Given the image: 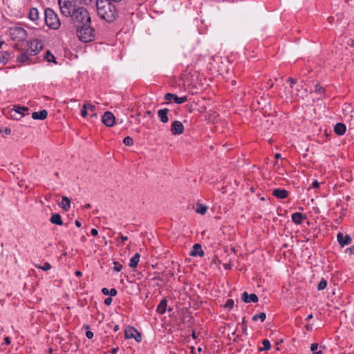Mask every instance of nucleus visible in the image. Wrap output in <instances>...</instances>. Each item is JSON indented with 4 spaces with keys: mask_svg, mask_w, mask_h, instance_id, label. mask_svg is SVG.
<instances>
[{
    "mask_svg": "<svg viewBox=\"0 0 354 354\" xmlns=\"http://www.w3.org/2000/svg\"><path fill=\"white\" fill-rule=\"evenodd\" d=\"M274 157H275L276 159H279V158H281V154L280 153H276L274 155Z\"/></svg>",
    "mask_w": 354,
    "mask_h": 354,
    "instance_id": "052dcab7",
    "label": "nucleus"
},
{
    "mask_svg": "<svg viewBox=\"0 0 354 354\" xmlns=\"http://www.w3.org/2000/svg\"><path fill=\"white\" fill-rule=\"evenodd\" d=\"M90 207H91V205H90V204H88H88H86V205H84V208H86V209H88V208H90Z\"/></svg>",
    "mask_w": 354,
    "mask_h": 354,
    "instance_id": "0e129e2a",
    "label": "nucleus"
},
{
    "mask_svg": "<svg viewBox=\"0 0 354 354\" xmlns=\"http://www.w3.org/2000/svg\"><path fill=\"white\" fill-rule=\"evenodd\" d=\"M14 111H15L17 113L21 114V116H23V115H24V113H22V112H21V109H17V106H15Z\"/></svg>",
    "mask_w": 354,
    "mask_h": 354,
    "instance_id": "49530a36",
    "label": "nucleus"
},
{
    "mask_svg": "<svg viewBox=\"0 0 354 354\" xmlns=\"http://www.w3.org/2000/svg\"><path fill=\"white\" fill-rule=\"evenodd\" d=\"M102 294H103V295H109V289H107L106 288H103L102 289Z\"/></svg>",
    "mask_w": 354,
    "mask_h": 354,
    "instance_id": "de8ad7c7",
    "label": "nucleus"
},
{
    "mask_svg": "<svg viewBox=\"0 0 354 354\" xmlns=\"http://www.w3.org/2000/svg\"><path fill=\"white\" fill-rule=\"evenodd\" d=\"M324 89L322 86H321L319 84H316L315 86V92L317 93H324Z\"/></svg>",
    "mask_w": 354,
    "mask_h": 354,
    "instance_id": "c9c22d12",
    "label": "nucleus"
},
{
    "mask_svg": "<svg viewBox=\"0 0 354 354\" xmlns=\"http://www.w3.org/2000/svg\"><path fill=\"white\" fill-rule=\"evenodd\" d=\"M306 217L305 215H304L302 213L300 212H295L292 214V221L295 224H301L302 221L305 219Z\"/></svg>",
    "mask_w": 354,
    "mask_h": 354,
    "instance_id": "6ab92c4d",
    "label": "nucleus"
},
{
    "mask_svg": "<svg viewBox=\"0 0 354 354\" xmlns=\"http://www.w3.org/2000/svg\"><path fill=\"white\" fill-rule=\"evenodd\" d=\"M50 221L57 225H63L62 217L59 214H53L50 218Z\"/></svg>",
    "mask_w": 354,
    "mask_h": 354,
    "instance_id": "5701e85b",
    "label": "nucleus"
},
{
    "mask_svg": "<svg viewBox=\"0 0 354 354\" xmlns=\"http://www.w3.org/2000/svg\"><path fill=\"white\" fill-rule=\"evenodd\" d=\"M319 186V183L317 180H315L310 187L317 188Z\"/></svg>",
    "mask_w": 354,
    "mask_h": 354,
    "instance_id": "a18cd8bd",
    "label": "nucleus"
},
{
    "mask_svg": "<svg viewBox=\"0 0 354 354\" xmlns=\"http://www.w3.org/2000/svg\"><path fill=\"white\" fill-rule=\"evenodd\" d=\"M118 329H119V327H118V325H116V326H114V330H115V331L118 330Z\"/></svg>",
    "mask_w": 354,
    "mask_h": 354,
    "instance_id": "69168bd1",
    "label": "nucleus"
},
{
    "mask_svg": "<svg viewBox=\"0 0 354 354\" xmlns=\"http://www.w3.org/2000/svg\"><path fill=\"white\" fill-rule=\"evenodd\" d=\"M313 354H322V351H314Z\"/></svg>",
    "mask_w": 354,
    "mask_h": 354,
    "instance_id": "680f3d73",
    "label": "nucleus"
},
{
    "mask_svg": "<svg viewBox=\"0 0 354 354\" xmlns=\"http://www.w3.org/2000/svg\"><path fill=\"white\" fill-rule=\"evenodd\" d=\"M75 224L78 227H80L81 226V223L78 220L75 221Z\"/></svg>",
    "mask_w": 354,
    "mask_h": 354,
    "instance_id": "bf43d9fd",
    "label": "nucleus"
},
{
    "mask_svg": "<svg viewBox=\"0 0 354 354\" xmlns=\"http://www.w3.org/2000/svg\"><path fill=\"white\" fill-rule=\"evenodd\" d=\"M17 109H21V112L24 113V111H28V107H26V106H17Z\"/></svg>",
    "mask_w": 354,
    "mask_h": 354,
    "instance_id": "09e8293b",
    "label": "nucleus"
},
{
    "mask_svg": "<svg viewBox=\"0 0 354 354\" xmlns=\"http://www.w3.org/2000/svg\"><path fill=\"white\" fill-rule=\"evenodd\" d=\"M190 255L192 257H195L198 255L200 257L204 256V252L202 249L201 245L199 243H196L194 245L192 251L190 252Z\"/></svg>",
    "mask_w": 354,
    "mask_h": 354,
    "instance_id": "2eb2a0df",
    "label": "nucleus"
},
{
    "mask_svg": "<svg viewBox=\"0 0 354 354\" xmlns=\"http://www.w3.org/2000/svg\"><path fill=\"white\" fill-rule=\"evenodd\" d=\"M70 15H66L69 17L71 23L75 27H80L82 25L91 24V18L87 9L84 7L78 8L77 10L70 13Z\"/></svg>",
    "mask_w": 354,
    "mask_h": 354,
    "instance_id": "f03ea898",
    "label": "nucleus"
},
{
    "mask_svg": "<svg viewBox=\"0 0 354 354\" xmlns=\"http://www.w3.org/2000/svg\"><path fill=\"white\" fill-rule=\"evenodd\" d=\"M38 53V50L27 49L26 52L23 53L17 56V61L20 63H24L29 59V56L35 55Z\"/></svg>",
    "mask_w": 354,
    "mask_h": 354,
    "instance_id": "9d476101",
    "label": "nucleus"
},
{
    "mask_svg": "<svg viewBox=\"0 0 354 354\" xmlns=\"http://www.w3.org/2000/svg\"><path fill=\"white\" fill-rule=\"evenodd\" d=\"M169 109H160L158 111V116L160 118V121L163 123H167L169 120L168 114Z\"/></svg>",
    "mask_w": 354,
    "mask_h": 354,
    "instance_id": "f3484780",
    "label": "nucleus"
},
{
    "mask_svg": "<svg viewBox=\"0 0 354 354\" xmlns=\"http://www.w3.org/2000/svg\"><path fill=\"white\" fill-rule=\"evenodd\" d=\"M58 3L60 12L64 16L70 15V13L82 7L81 0H58Z\"/></svg>",
    "mask_w": 354,
    "mask_h": 354,
    "instance_id": "7ed1b4c3",
    "label": "nucleus"
},
{
    "mask_svg": "<svg viewBox=\"0 0 354 354\" xmlns=\"http://www.w3.org/2000/svg\"><path fill=\"white\" fill-rule=\"evenodd\" d=\"M120 236L123 242L128 240V237L127 236H124V235L120 234Z\"/></svg>",
    "mask_w": 354,
    "mask_h": 354,
    "instance_id": "603ef678",
    "label": "nucleus"
},
{
    "mask_svg": "<svg viewBox=\"0 0 354 354\" xmlns=\"http://www.w3.org/2000/svg\"><path fill=\"white\" fill-rule=\"evenodd\" d=\"M318 348V344L317 343H313L311 344L310 346V350L314 352V351H316V350Z\"/></svg>",
    "mask_w": 354,
    "mask_h": 354,
    "instance_id": "ea45409f",
    "label": "nucleus"
},
{
    "mask_svg": "<svg viewBox=\"0 0 354 354\" xmlns=\"http://www.w3.org/2000/svg\"><path fill=\"white\" fill-rule=\"evenodd\" d=\"M82 241H84V240H85V237H84V236H82Z\"/></svg>",
    "mask_w": 354,
    "mask_h": 354,
    "instance_id": "774afa93",
    "label": "nucleus"
},
{
    "mask_svg": "<svg viewBox=\"0 0 354 354\" xmlns=\"http://www.w3.org/2000/svg\"><path fill=\"white\" fill-rule=\"evenodd\" d=\"M266 317V315L264 313H261L260 314L254 315L252 317L253 321H257L259 319H261V322H263Z\"/></svg>",
    "mask_w": 354,
    "mask_h": 354,
    "instance_id": "c756f323",
    "label": "nucleus"
},
{
    "mask_svg": "<svg viewBox=\"0 0 354 354\" xmlns=\"http://www.w3.org/2000/svg\"><path fill=\"white\" fill-rule=\"evenodd\" d=\"M60 205L65 211H68L71 207L70 199L66 196H62Z\"/></svg>",
    "mask_w": 354,
    "mask_h": 354,
    "instance_id": "a878e982",
    "label": "nucleus"
},
{
    "mask_svg": "<svg viewBox=\"0 0 354 354\" xmlns=\"http://www.w3.org/2000/svg\"><path fill=\"white\" fill-rule=\"evenodd\" d=\"M91 234H92L93 236H96V235H97L98 232H97V230L96 229L93 228V229L91 230Z\"/></svg>",
    "mask_w": 354,
    "mask_h": 354,
    "instance_id": "8fccbe9b",
    "label": "nucleus"
},
{
    "mask_svg": "<svg viewBox=\"0 0 354 354\" xmlns=\"http://www.w3.org/2000/svg\"><path fill=\"white\" fill-rule=\"evenodd\" d=\"M165 99L168 101H171V100H174V101L176 104H183L187 100V98L186 96L179 97L176 94H172L170 93H167L165 95Z\"/></svg>",
    "mask_w": 354,
    "mask_h": 354,
    "instance_id": "f8f14e48",
    "label": "nucleus"
},
{
    "mask_svg": "<svg viewBox=\"0 0 354 354\" xmlns=\"http://www.w3.org/2000/svg\"><path fill=\"white\" fill-rule=\"evenodd\" d=\"M77 36L82 42H89L95 38V30L91 26V24L82 25L77 27Z\"/></svg>",
    "mask_w": 354,
    "mask_h": 354,
    "instance_id": "20e7f679",
    "label": "nucleus"
},
{
    "mask_svg": "<svg viewBox=\"0 0 354 354\" xmlns=\"http://www.w3.org/2000/svg\"><path fill=\"white\" fill-rule=\"evenodd\" d=\"M288 81L290 83L291 87H292L293 84L297 83V80L291 77H290Z\"/></svg>",
    "mask_w": 354,
    "mask_h": 354,
    "instance_id": "c03bdc74",
    "label": "nucleus"
},
{
    "mask_svg": "<svg viewBox=\"0 0 354 354\" xmlns=\"http://www.w3.org/2000/svg\"><path fill=\"white\" fill-rule=\"evenodd\" d=\"M233 306H234V300L232 299H228L225 302V308L231 309V308H232Z\"/></svg>",
    "mask_w": 354,
    "mask_h": 354,
    "instance_id": "72a5a7b5",
    "label": "nucleus"
},
{
    "mask_svg": "<svg viewBox=\"0 0 354 354\" xmlns=\"http://www.w3.org/2000/svg\"><path fill=\"white\" fill-rule=\"evenodd\" d=\"M241 299L245 303L254 302L256 303L258 301V297L256 294H250L248 295L247 292H244L241 295Z\"/></svg>",
    "mask_w": 354,
    "mask_h": 354,
    "instance_id": "4468645a",
    "label": "nucleus"
},
{
    "mask_svg": "<svg viewBox=\"0 0 354 354\" xmlns=\"http://www.w3.org/2000/svg\"><path fill=\"white\" fill-rule=\"evenodd\" d=\"M75 275L77 276V277H80L82 276V272L79 271V270H76L75 272Z\"/></svg>",
    "mask_w": 354,
    "mask_h": 354,
    "instance_id": "13d9d810",
    "label": "nucleus"
},
{
    "mask_svg": "<svg viewBox=\"0 0 354 354\" xmlns=\"http://www.w3.org/2000/svg\"><path fill=\"white\" fill-rule=\"evenodd\" d=\"M81 1L86 6L91 5L93 2L96 3V0H81Z\"/></svg>",
    "mask_w": 354,
    "mask_h": 354,
    "instance_id": "4c0bfd02",
    "label": "nucleus"
},
{
    "mask_svg": "<svg viewBox=\"0 0 354 354\" xmlns=\"http://www.w3.org/2000/svg\"><path fill=\"white\" fill-rule=\"evenodd\" d=\"M167 306V300L166 299H162L157 306L156 312L161 315L164 314L166 311Z\"/></svg>",
    "mask_w": 354,
    "mask_h": 354,
    "instance_id": "412c9836",
    "label": "nucleus"
},
{
    "mask_svg": "<svg viewBox=\"0 0 354 354\" xmlns=\"http://www.w3.org/2000/svg\"><path fill=\"white\" fill-rule=\"evenodd\" d=\"M327 286V281L324 279H322L317 286V290H324Z\"/></svg>",
    "mask_w": 354,
    "mask_h": 354,
    "instance_id": "7c9ffc66",
    "label": "nucleus"
},
{
    "mask_svg": "<svg viewBox=\"0 0 354 354\" xmlns=\"http://www.w3.org/2000/svg\"><path fill=\"white\" fill-rule=\"evenodd\" d=\"M118 351V348H112L111 350V353L112 354H116L117 351Z\"/></svg>",
    "mask_w": 354,
    "mask_h": 354,
    "instance_id": "4d7b16f0",
    "label": "nucleus"
},
{
    "mask_svg": "<svg viewBox=\"0 0 354 354\" xmlns=\"http://www.w3.org/2000/svg\"><path fill=\"white\" fill-rule=\"evenodd\" d=\"M11 59L10 54L8 51H0V64H6Z\"/></svg>",
    "mask_w": 354,
    "mask_h": 354,
    "instance_id": "4be33fe9",
    "label": "nucleus"
},
{
    "mask_svg": "<svg viewBox=\"0 0 354 354\" xmlns=\"http://www.w3.org/2000/svg\"><path fill=\"white\" fill-rule=\"evenodd\" d=\"M28 17L30 20L36 21L39 19L38 10L35 8H30L28 14Z\"/></svg>",
    "mask_w": 354,
    "mask_h": 354,
    "instance_id": "393cba45",
    "label": "nucleus"
},
{
    "mask_svg": "<svg viewBox=\"0 0 354 354\" xmlns=\"http://www.w3.org/2000/svg\"><path fill=\"white\" fill-rule=\"evenodd\" d=\"M102 122L109 127H113L115 122V118L113 113L106 111L102 117Z\"/></svg>",
    "mask_w": 354,
    "mask_h": 354,
    "instance_id": "6e6552de",
    "label": "nucleus"
},
{
    "mask_svg": "<svg viewBox=\"0 0 354 354\" xmlns=\"http://www.w3.org/2000/svg\"><path fill=\"white\" fill-rule=\"evenodd\" d=\"M114 263H115V266H114L113 270L115 271H117V272L120 271L122 268V266L121 264L118 263H116V262H115Z\"/></svg>",
    "mask_w": 354,
    "mask_h": 354,
    "instance_id": "e433bc0d",
    "label": "nucleus"
},
{
    "mask_svg": "<svg viewBox=\"0 0 354 354\" xmlns=\"http://www.w3.org/2000/svg\"><path fill=\"white\" fill-rule=\"evenodd\" d=\"M346 125L341 122L337 123L334 127L335 133L339 136L344 134L346 132Z\"/></svg>",
    "mask_w": 354,
    "mask_h": 354,
    "instance_id": "aec40b11",
    "label": "nucleus"
},
{
    "mask_svg": "<svg viewBox=\"0 0 354 354\" xmlns=\"http://www.w3.org/2000/svg\"><path fill=\"white\" fill-rule=\"evenodd\" d=\"M86 337L88 339H91V338H93V332H91V331H86Z\"/></svg>",
    "mask_w": 354,
    "mask_h": 354,
    "instance_id": "37998d69",
    "label": "nucleus"
},
{
    "mask_svg": "<svg viewBox=\"0 0 354 354\" xmlns=\"http://www.w3.org/2000/svg\"><path fill=\"white\" fill-rule=\"evenodd\" d=\"M123 143L127 146H131L133 145V140L131 137L127 136L123 139Z\"/></svg>",
    "mask_w": 354,
    "mask_h": 354,
    "instance_id": "2f4dec72",
    "label": "nucleus"
},
{
    "mask_svg": "<svg viewBox=\"0 0 354 354\" xmlns=\"http://www.w3.org/2000/svg\"><path fill=\"white\" fill-rule=\"evenodd\" d=\"M113 1L109 0H96L97 15L106 22H113L117 16V10Z\"/></svg>",
    "mask_w": 354,
    "mask_h": 354,
    "instance_id": "f257e3e1",
    "label": "nucleus"
},
{
    "mask_svg": "<svg viewBox=\"0 0 354 354\" xmlns=\"http://www.w3.org/2000/svg\"><path fill=\"white\" fill-rule=\"evenodd\" d=\"M337 241L339 243V244L342 246V247H344V245H348L351 243V237L346 234V235H344L341 232H339L337 235Z\"/></svg>",
    "mask_w": 354,
    "mask_h": 354,
    "instance_id": "ddd939ff",
    "label": "nucleus"
},
{
    "mask_svg": "<svg viewBox=\"0 0 354 354\" xmlns=\"http://www.w3.org/2000/svg\"><path fill=\"white\" fill-rule=\"evenodd\" d=\"M37 267L44 271H47L51 268L50 264L48 262H46L43 266H39Z\"/></svg>",
    "mask_w": 354,
    "mask_h": 354,
    "instance_id": "f704fd0d",
    "label": "nucleus"
},
{
    "mask_svg": "<svg viewBox=\"0 0 354 354\" xmlns=\"http://www.w3.org/2000/svg\"><path fill=\"white\" fill-rule=\"evenodd\" d=\"M45 21L49 28L54 30H57L60 26L56 13L50 8H46L45 10Z\"/></svg>",
    "mask_w": 354,
    "mask_h": 354,
    "instance_id": "39448f33",
    "label": "nucleus"
},
{
    "mask_svg": "<svg viewBox=\"0 0 354 354\" xmlns=\"http://www.w3.org/2000/svg\"><path fill=\"white\" fill-rule=\"evenodd\" d=\"M241 325H242L243 333H246L247 326H246L245 321L244 319L242 321Z\"/></svg>",
    "mask_w": 354,
    "mask_h": 354,
    "instance_id": "58836bf2",
    "label": "nucleus"
},
{
    "mask_svg": "<svg viewBox=\"0 0 354 354\" xmlns=\"http://www.w3.org/2000/svg\"><path fill=\"white\" fill-rule=\"evenodd\" d=\"M267 84L268 87L272 88L274 84L271 80H269L268 82H267Z\"/></svg>",
    "mask_w": 354,
    "mask_h": 354,
    "instance_id": "5fc2aeb1",
    "label": "nucleus"
},
{
    "mask_svg": "<svg viewBox=\"0 0 354 354\" xmlns=\"http://www.w3.org/2000/svg\"><path fill=\"white\" fill-rule=\"evenodd\" d=\"M4 342H5V344H8H8H10V342H11L10 339V337H6L4 338Z\"/></svg>",
    "mask_w": 354,
    "mask_h": 354,
    "instance_id": "3c124183",
    "label": "nucleus"
},
{
    "mask_svg": "<svg viewBox=\"0 0 354 354\" xmlns=\"http://www.w3.org/2000/svg\"><path fill=\"white\" fill-rule=\"evenodd\" d=\"M192 336H193L194 338H196V335H195L194 332L193 333Z\"/></svg>",
    "mask_w": 354,
    "mask_h": 354,
    "instance_id": "338daca9",
    "label": "nucleus"
},
{
    "mask_svg": "<svg viewBox=\"0 0 354 354\" xmlns=\"http://www.w3.org/2000/svg\"><path fill=\"white\" fill-rule=\"evenodd\" d=\"M38 42L37 41H30L28 44V49H32V50H38V52H39V49L37 48Z\"/></svg>",
    "mask_w": 354,
    "mask_h": 354,
    "instance_id": "473e14b6",
    "label": "nucleus"
},
{
    "mask_svg": "<svg viewBox=\"0 0 354 354\" xmlns=\"http://www.w3.org/2000/svg\"><path fill=\"white\" fill-rule=\"evenodd\" d=\"M8 35L13 41H24L27 34L25 29L21 27L14 26L8 30Z\"/></svg>",
    "mask_w": 354,
    "mask_h": 354,
    "instance_id": "423d86ee",
    "label": "nucleus"
},
{
    "mask_svg": "<svg viewBox=\"0 0 354 354\" xmlns=\"http://www.w3.org/2000/svg\"><path fill=\"white\" fill-rule=\"evenodd\" d=\"M4 132L6 135H10L11 133V130L9 128H6Z\"/></svg>",
    "mask_w": 354,
    "mask_h": 354,
    "instance_id": "6e6d98bb",
    "label": "nucleus"
},
{
    "mask_svg": "<svg viewBox=\"0 0 354 354\" xmlns=\"http://www.w3.org/2000/svg\"><path fill=\"white\" fill-rule=\"evenodd\" d=\"M109 295H110L111 297L115 296L117 295V290L115 288H111L109 290Z\"/></svg>",
    "mask_w": 354,
    "mask_h": 354,
    "instance_id": "a19ab883",
    "label": "nucleus"
},
{
    "mask_svg": "<svg viewBox=\"0 0 354 354\" xmlns=\"http://www.w3.org/2000/svg\"><path fill=\"white\" fill-rule=\"evenodd\" d=\"M171 131L173 135H180L184 131V126L181 122L176 120L171 125Z\"/></svg>",
    "mask_w": 354,
    "mask_h": 354,
    "instance_id": "9b49d317",
    "label": "nucleus"
},
{
    "mask_svg": "<svg viewBox=\"0 0 354 354\" xmlns=\"http://www.w3.org/2000/svg\"><path fill=\"white\" fill-rule=\"evenodd\" d=\"M112 302V299L111 297H107L104 299V304L105 305H110Z\"/></svg>",
    "mask_w": 354,
    "mask_h": 354,
    "instance_id": "79ce46f5",
    "label": "nucleus"
},
{
    "mask_svg": "<svg viewBox=\"0 0 354 354\" xmlns=\"http://www.w3.org/2000/svg\"><path fill=\"white\" fill-rule=\"evenodd\" d=\"M207 207L205 205H203L201 203H197V207L196 209V212L202 215H204L207 212Z\"/></svg>",
    "mask_w": 354,
    "mask_h": 354,
    "instance_id": "bb28decb",
    "label": "nucleus"
},
{
    "mask_svg": "<svg viewBox=\"0 0 354 354\" xmlns=\"http://www.w3.org/2000/svg\"><path fill=\"white\" fill-rule=\"evenodd\" d=\"M347 251H349L350 254H354V246H351V248L346 249Z\"/></svg>",
    "mask_w": 354,
    "mask_h": 354,
    "instance_id": "864d4df0",
    "label": "nucleus"
},
{
    "mask_svg": "<svg viewBox=\"0 0 354 354\" xmlns=\"http://www.w3.org/2000/svg\"><path fill=\"white\" fill-rule=\"evenodd\" d=\"M44 59L48 62H54L55 64L57 63L55 61V57L49 50L46 52Z\"/></svg>",
    "mask_w": 354,
    "mask_h": 354,
    "instance_id": "cd10ccee",
    "label": "nucleus"
},
{
    "mask_svg": "<svg viewBox=\"0 0 354 354\" xmlns=\"http://www.w3.org/2000/svg\"><path fill=\"white\" fill-rule=\"evenodd\" d=\"M262 344L263 345V347L259 348V351H268L270 348V342L268 339H263Z\"/></svg>",
    "mask_w": 354,
    "mask_h": 354,
    "instance_id": "c85d7f7f",
    "label": "nucleus"
},
{
    "mask_svg": "<svg viewBox=\"0 0 354 354\" xmlns=\"http://www.w3.org/2000/svg\"><path fill=\"white\" fill-rule=\"evenodd\" d=\"M124 336L126 339L133 338L137 342L142 340L141 334L133 327H130L125 330Z\"/></svg>",
    "mask_w": 354,
    "mask_h": 354,
    "instance_id": "0eeeda50",
    "label": "nucleus"
},
{
    "mask_svg": "<svg viewBox=\"0 0 354 354\" xmlns=\"http://www.w3.org/2000/svg\"><path fill=\"white\" fill-rule=\"evenodd\" d=\"M272 194L278 198H286L288 195V192L283 189H274L272 191Z\"/></svg>",
    "mask_w": 354,
    "mask_h": 354,
    "instance_id": "dca6fc26",
    "label": "nucleus"
},
{
    "mask_svg": "<svg viewBox=\"0 0 354 354\" xmlns=\"http://www.w3.org/2000/svg\"><path fill=\"white\" fill-rule=\"evenodd\" d=\"M313 317V314H310L309 315H308V317H307V318H306V319H312Z\"/></svg>",
    "mask_w": 354,
    "mask_h": 354,
    "instance_id": "e2e57ef3",
    "label": "nucleus"
},
{
    "mask_svg": "<svg viewBox=\"0 0 354 354\" xmlns=\"http://www.w3.org/2000/svg\"><path fill=\"white\" fill-rule=\"evenodd\" d=\"M48 111L45 109L41 110L37 112H33L32 114V118L34 120H43L47 118Z\"/></svg>",
    "mask_w": 354,
    "mask_h": 354,
    "instance_id": "a211bd4d",
    "label": "nucleus"
},
{
    "mask_svg": "<svg viewBox=\"0 0 354 354\" xmlns=\"http://www.w3.org/2000/svg\"><path fill=\"white\" fill-rule=\"evenodd\" d=\"M140 254L139 253H136L133 257H131V259H130V263H129V267L131 268H134L136 267H137L138 263H139V261H140Z\"/></svg>",
    "mask_w": 354,
    "mask_h": 354,
    "instance_id": "b1692460",
    "label": "nucleus"
},
{
    "mask_svg": "<svg viewBox=\"0 0 354 354\" xmlns=\"http://www.w3.org/2000/svg\"><path fill=\"white\" fill-rule=\"evenodd\" d=\"M91 110V111L92 112L91 116L92 118L93 117H96L97 116V113L95 112V110H96V107L91 104V103L89 102H86L83 104L82 106V109L81 111V115L83 117V118H86L88 115V112H87V110Z\"/></svg>",
    "mask_w": 354,
    "mask_h": 354,
    "instance_id": "1a4fd4ad",
    "label": "nucleus"
}]
</instances>
